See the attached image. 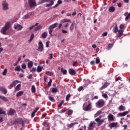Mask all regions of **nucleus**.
<instances>
[{
  "instance_id": "17",
  "label": "nucleus",
  "mask_w": 130,
  "mask_h": 130,
  "mask_svg": "<svg viewBox=\"0 0 130 130\" xmlns=\"http://www.w3.org/2000/svg\"><path fill=\"white\" fill-rule=\"evenodd\" d=\"M0 91L3 92L4 94H7V93H8V90H7V89L5 88L4 87H0Z\"/></svg>"
},
{
  "instance_id": "56",
  "label": "nucleus",
  "mask_w": 130,
  "mask_h": 130,
  "mask_svg": "<svg viewBox=\"0 0 130 130\" xmlns=\"http://www.w3.org/2000/svg\"><path fill=\"white\" fill-rule=\"evenodd\" d=\"M107 31H106L102 34V36H103V37H105V36H107Z\"/></svg>"
},
{
  "instance_id": "60",
  "label": "nucleus",
  "mask_w": 130,
  "mask_h": 130,
  "mask_svg": "<svg viewBox=\"0 0 130 130\" xmlns=\"http://www.w3.org/2000/svg\"><path fill=\"white\" fill-rule=\"evenodd\" d=\"M35 113H35L34 112H32L31 113V118H33V117H34V116H35Z\"/></svg>"
},
{
  "instance_id": "2",
  "label": "nucleus",
  "mask_w": 130,
  "mask_h": 130,
  "mask_svg": "<svg viewBox=\"0 0 130 130\" xmlns=\"http://www.w3.org/2000/svg\"><path fill=\"white\" fill-rule=\"evenodd\" d=\"M2 9L3 11H8L9 10V3L6 1L2 2Z\"/></svg>"
},
{
  "instance_id": "40",
  "label": "nucleus",
  "mask_w": 130,
  "mask_h": 130,
  "mask_svg": "<svg viewBox=\"0 0 130 130\" xmlns=\"http://www.w3.org/2000/svg\"><path fill=\"white\" fill-rule=\"evenodd\" d=\"M21 59H22V57H18V61L14 64V67H16V66H17V65L18 64V62L21 61Z\"/></svg>"
},
{
  "instance_id": "43",
  "label": "nucleus",
  "mask_w": 130,
  "mask_h": 130,
  "mask_svg": "<svg viewBox=\"0 0 130 130\" xmlns=\"http://www.w3.org/2000/svg\"><path fill=\"white\" fill-rule=\"evenodd\" d=\"M42 28V26L41 25H39L37 27H36L35 31H38V30H40Z\"/></svg>"
},
{
  "instance_id": "36",
  "label": "nucleus",
  "mask_w": 130,
  "mask_h": 130,
  "mask_svg": "<svg viewBox=\"0 0 130 130\" xmlns=\"http://www.w3.org/2000/svg\"><path fill=\"white\" fill-rule=\"evenodd\" d=\"M46 75L48 76H53V72L50 71H47L46 72Z\"/></svg>"
},
{
  "instance_id": "21",
  "label": "nucleus",
  "mask_w": 130,
  "mask_h": 130,
  "mask_svg": "<svg viewBox=\"0 0 130 130\" xmlns=\"http://www.w3.org/2000/svg\"><path fill=\"white\" fill-rule=\"evenodd\" d=\"M75 26H76V23L73 22L70 25V30L71 31H73L74 30V28H75Z\"/></svg>"
},
{
  "instance_id": "47",
  "label": "nucleus",
  "mask_w": 130,
  "mask_h": 130,
  "mask_svg": "<svg viewBox=\"0 0 130 130\" xmlns=\"http://www.w3.org/2000/svg\"><path fill=\"white\" fill-rule=\"evenodd\" d=\"M61 31H62V33H63V34H67V33H68V30H67L61 29Z\"/></svg>"
},
{
  "instance_id": "44",
  "label": "nucleus",
  "mask_w": 130,
  "mask_h": 130,
  "mask_svg": "<svg viewBox=\"0 0 130 130\" xmlns=\"http://www.w3.org/2000/svg\"><path fill=\"white\" fill-rule=\"evenodd\" d=\"M28 18H30V15H29L28 14H27L25 15L23 17V19H28Z\"/></svg>"
},
{
  "instance_id": "64",
  "label": "nucleus",
  "mask_w": 130,
  "mask_h": 130,
  "mask_svg": "<svg viewBox=\"0 0 130 130\" xmlns=\"http://www.w3.org/2000/svg\"><path fill=\"white\" fill-rule=\"evenodd\" d=\"M90 64L91 66H93V64H95V61L92 60V61H90Z\"/></svg>"
},
{
  "instance_id": "23",
  "label": "nucleus",
  "mask_w": 130,
  "mask_h": 130,
  "mask_svg": "<svg viewBox=\"0 0 130 130\" xmlns=\"http://www.w3.org/2000/svg\"><path fill=\"white\" fill-rule=\"evenodd\" d=\"M115 11V8L113 6H111L109 8V12L110 13H113Z\"/></svg>"
},
{
  "instance_id": "46",
  "label": "nucleus",
  "mask_w": 130,
  "mask_h": 130,
  "mask_svg": "<svg viewBox=\"0 0 130 130\" xmlns=\"http://www.w3.org/2000/svg\"><path fill=\"white\" fill-rule=\"evenodd\" d=\"M70 98H71V94H69L66 96V101H69V100H70Z\"/></svg>"
},
{
  "instance_id": "10",
  "label": "nucleus",
  "mask_w": 130,
  "mask_h": 130,
  "mask_svg": "<svg viewBox=\"0 0 130 130\" xmlns=\"http://www.w3.org/2000/svg\"><path fill=\"white\" fill-rule=\"evenodd\" d=\"M15 122L18 124H23V123H24V121H23L22 118H19L15 120Z\"/></svg>"
},
{
  "instance_id": "6",
  "label": "nucleus",
  "mask_w": 130,
  "mask_h": 130,
  "mask_svg": "<svg viewBox=\"0 0 130 130\" xmlns=\"http://www.w3.org/2000/svg\"><path fill=\"white\" fill-rule=\"evenodd\" d=\"M91 109H92V103H89L85 108H83V110L84 111H89V110H91Z\"/></svg>"
},
{
  "instance_id": "13",
  "label": "nucleus",
  "mask_w": 130,
  "mask_h": 130,
  "mask_svg": "<svg viewBox=\"0 0 130 130\" xmlns=\"http://www.w3.org/2000/svg\"><path fill=\"white\" fill-rule=\"evenodd\" d=\"M109 85V83L106 82L103 85H102L101 88H100V90H102L103 89H105L107 88V86Z\"/></svg>"
},
{
  "instance_id": "53",
  "label": "nucleus",
  "mask_w": 130,
  "mask_h": 130,
  "mask_svg": "<svg viewBox=\"0 0 130 130\" xmlns=\"http://www.w3.org/2000/svg\"><path fill=\"white\" fill-rule=\"evenodd\" d=\"M92 126H93V123L91 122L89 125V129H92Z\"/></svg>"
},
{
  "instance_id": "62",
  "label": "nucleus",
  "mask_w": 130,
  "mask_h": 130,
  "mask_svg": "<svg viewBox=\"0 0 130 130\" xmlns=\"http://www.w3.org/2000/svg\"><path fill=\"white\" fill-rule=\"evenodd\" d=\"M39 110V107H37L33 112L36 113V112H37V111H38Z\"/></svg>"
},
{
  "instance_id": "37",
  "label": "nucleus",
  "mask_w": 130,
  "mask_h": 130,
  "mask_svg": "<svg viewBox=\"0 0 130 130\" xmlns=\"http://www.w3.org/2000/svg\"><path fill=\"white\" fill-rule=\"evenodd\" d=\"M20 87H21V84H18L15 87V91H19Z\"/></svg>"
},
{
  "instance_id": "22",
  "label": "nucleus",
  "mask_w": 130,
  "mask_h": 130,
  "mask_svg": "<svg viewBox=\"0 0 130 130\" xmlns=\"http://www.w3.org/2000/svg\"><path fill=\"white\" fill-rule=\"evenodd\" d=\"M69 74L74 76V75H76V71L74 69H69Z\"/></svg>"
},
{
  "instance_id": "35",
  "label": "nucleus",
  "mask_w": 130,
  "mask_h": 130,
  "mask_svg": "<svg viewBox=\"0 0 130 130\" xmlns=\"http://www.w3.org/2000/svg\"><path fill=\"white\" fill-rule=\"evenodd\" d=\"M15 71H16V72H20L21 71V67L20 66H17L15 68Z\"/></svg>"
},
{
  "instance_id": "16",
  "label": "nucleus",
  "mask_w": 130,
  "mask_h": 130,
  "mask_svg": "<svg viewBox=\"0 0 130 130\" xmlns=\"http://www.w3.org/2000/svg\"><path fill=\"white\" fill-rule=\"evenodd\" d=\"M108 118L109 121H113V120H114V116H113L112 114H109L108 116Z\"/></svg>"
},
{
  "instance_id": "18",
  "label": "nucleus",
  "mask_w": 130,
  "mask_h": 130,
  "mask_svg": "<svg viewBox=\"0 0 130 130\" xmlns=\"http://www.w3.org/2000/svg\"><path fill=\"white\" fill-rule=\"evenodd\" d=\"M109 125L110 128H112V127H115L116 126H117V123H111Z\"/></svg>"
},
{
  "instance_id": "54",
  "label": "nucleus",
  "mask_w": 130,
  "mask_h": 130,
  "mask_svg": "<svg viewBox=\"0 0 130 130\" xmlns=\"http://www.w3.org/2000/svg\"><path fill=\"white\" fill-rule=\"evenodd\" d=\"M72 114H73V110H70L68 112V115H72Z\"/></svg>"
},
{
  "instance_id": "14",
  "label": "nucleus",
  "mask_w": 130,
  "mask_h": 130,
  "mask_svg": "<svg viewBox=\"0 0 130 130\" xmlns=\"http://www.w3.org/2000/svg\"><path fill=\"white\" fill-rule=\"evenodd\" d=\"M15 110L13 109H10L8 112V115H14L15 114Z\"/></svg>"
},
{
  "instance_id": "52",
  "label": "nucleus",
  "mask_w": 130,
  "mask_h": 130,
  "mask_svg": "<svg viewBox=\"0 0 130 130\" xmlns=\"http://www.w3.org/2000/svg\"><path fill=\"white\" fill-rule=\"evenodd\" d=\"M49 56L48 57L49 59H52V58L53 57L52 54H49Z\"/></svg>"
},
{
  "instance_id": "61",
  "label": "nucleus",
  "mask_w": 130,
  "mask_h": 130,
  "mask_svg": "<svg viewBox=\"0 0 130 130\" xmlns=\"http://www.w3.org/2000/svg\"><path fill=\"white\" fill-rule=\"evenodd\" d=\"M46 47H49V41H47L46 43Z\"/></svg>"
},
{
  "instance_id": "33",
  "label": "nucleus",
  "mask_w": 130,
  "mask_h": 130,
  "mask_svg": "<svg viewBox=\"0 0 130 130\" xmlns=\"http://www.w3.org/2000/svg\"><path fill=\"white\" fill-rule=\"evenodd\" d=\"M43 69V67L38 66L37 68V72H38V73H41Z\"/></svg>"
},
{
  "instance_id": "25",
  "label": "nucleus",
  "mask_w": 130,
  "mask_h": 130,
  "mask_svg": "<svg viewBox=\"0 0 130 130\" xmlns=\"http://www.w3.org/2000/svg\"><path fill=\"white\" fill-rule=\"evenodd\" d=\"M23 94H24V91H20L16 93V97H20V96H22V95H23Z\"/></svg>"
},
{
  "instance_id": "51",
  "label": "nucleus",
  "mask_w": 130,
  "mask_h": 130,
  "mask_svg": "<svg viewBox=\"0 0 130 130\" xmlns=\"http://www.w3.org/2000/svg\"><path fill=\"white\" fill-rule=\"evenodd\" d=\"M102 96L104 98H105L106 99V98H108V95H107V94L106 93H103L102 94Z\"/></svg>"
},
{
  "instance_id": "7",
  "label": "nucleus",
  "mask_w": 130,
  "mask_h": 130,
  "mask_svg": "<svg viewBox=\"0 0 130 130\" xmlns=\"http://www.w3.org/2000/svg\"><path fill=\"white\" fill-rule=\"evenodd\" d=\"M104 120H105V118L104 119H95V121L97 122L98 125H101L103 122H104Z\"/></svg>"
},
{
  "instance_id": "45",
  "label": "nucleus",
  "mask_w": 130,
  "mask_h": 130,
  "mask_svg": "<svg viewBox=\"0 0 130 130\" xmlns=\"http://www.w3.org/2000/svg\"><path fill=\"white\" fill-rule=\"evenodd\" d=\"M57 88H53L52 89V93H56L57 92Z\"/></svg>"
},
{
  "instance_id": "15",
  "label": "nucleus",
  "mask_w": 130,
  "mask_h": 130,
  "mask_svg": "<svg viewBox=\"0 0 130 130\" xmlns=\"http://www.w3.org/2000/svg\"><path fill=\"white\" fill-rule=\"evenodd\" d=\"M56 27H57V23H55L52 25H50L48 27V29H51L53 30V29H54V28H56Z\"/></svg>"
},
{
  "instance_id": "32",
  "label": "nucleus",
  "mask_w": 130,
  "mask_h": 130,
  "mask_svg": "<svg viewBox=\"0 0 130 130\" xmlns=\"http://www.w3.org/2000/svg\"><path fill=\"white\" fill-rule=\"evenodd\" d=\"M102 113V112L101 111H98L95 114H94V117H97L98 116H99Z\"/></svg>"
},
{
  "instance_id": "5",
  "label": "nucleus",
  "mask_w": 130,
  "mask_h": 130,
  "mask_svg": "<svg viewBox=\"0 0 130 130\" xmlns=\"http://www.w3.org/2000/svg\"><path fill=\"white\" fill-rule=\"evenodd\" d=\"M14 29L15 30H17V31H21V30L23 29V26H22L21 24L15 23L14 24Z\"/></svg>"
},
{
  "instance_id": "9",
  "label": "nucleus",
  "mask_w": 130,
  "mask_h": 130,
  "mask_svg": "<svg viewBox=\"0 0 130 130\" xmlns=\"http://www.w3.org/2000/svg\"><path fill=\"white\" fill-rule=\"evenodd\" d=\"M19 83V81L18 80H15L11 83V84L9 85V89H11V88H13V87H15L16 85H17Z\"/></svg>"
},
{
  "instance_id": "30",
  "label": "nucleus",
  "mask_w": 130,
  "mask_h": 130,
  "mask_svg": "<svg viewBox=\"0 0 130 130\" xmlns=\"http://www.w3.org/2000/svg\"><path fill=\"white\" fill-rule=\"evenodd\" d=\"M41 37L42 38H46V37H47V32H43L41 35Z\"/></svg>"
},
{
  "instance_id": "26",
  "label": "nucleus",
  "mask_w": 130,
  "mask_h": 130,
  "mask_svg": "<svg viewBox=\"0 0 130 130\" xmlns=\"http://www.w3.org/2000/svg\"><path fill=\"white\" fill-rule=\"evenodd\" d=\"M0 99H2L3 100V101H5V102H8L9 100L6 98L5 96H4L3 95H0Z\"/></svg>"
},
{
  "instance_id": "57",
  "label": "nucleus",
  "mask_w": 130,
  "mask_h": 130,
  "mask_svg": "<svg viewBox=\"0 0 130 130\" xmlns=\"http://www.w3.org/2000/svg\"><path fill=\"white\" fill-rule=\"evenodd\" d=\"M52 31H53V29H50L49 31V34L50 35V36H53V35H52Z\"/></svg>"
},
{
  "instance_id": "27",
  "label": "nucleus",
  "mask_w": 130,
  "mask_h": 130,
  "mask_svg": "<svg viewBox=\"0 0 130 130\" xmlns=\"http://www.w3.org/2000/svg\"><path fill=\"white\" fill-rule=\"evenodd\" d=\"M67 22H70V23H72V21H71V20L68 19H64L63 20H61V21H60V22L62 24H63V23H66Z\"/></svg>"
},
{
  "instance_id": "39",
  "label": "nucleus",
  "mask_w": 130,
  "mask_h": 130,
  "mask_svg": "<svg viewBox=\"0 0 130 130\" xmlns=\"http://www.w3.org/2000/svg\"><path fill=\"white\" fill-rule=\"evenodd\" d=\"M51 83H52V80L50 79L49 82L47 83V87H49L50 86H51Z\"/></svg>"
},
{
  "instance_id": "11",
  "label": "nucleus",
  "mask_w": 130,
  "mask_h": 130,
  "mask_svg": "<svg viewBox=\"0 0 130 130\" xmlns=\"http://www.w3.org/2000/svg\"><path fill=\"white\" fill-rule=\"evenodd\" d=\"M76 124H79L78 122L71 123V124H67V127H69L70 128H72L73 126L76 125Z\"/></svg>"
},
{
  "instance_id": "8",
  "label": "nucleus",
  "mask_w": 130,
  "mask_h": 130,
  "mask_svg": "<svg viewBox=\"0 0 130 130\" xmlns=\"http://www.w3.org/2000/svg\"><path fill=\"white\" fill-rule=\"evenodd\" d=\"M38 50V51H40V52H42V51H43V44L41 41L39 43V47Z\"/></svg>"
},
{
  "instance_id": "4",
  "label": "nucleus",
  "mask_w": 130,
  "mask_h": 130,
  "mask_svg": "<svg viewBox=\"0 0 130 130\" xmlns=\"http://www.w3.org/2000/svg\"><path fill=\"white\" fill-rule=\"evenodd\" d=\"M28 3L31 9L37 6V4L36 3V0H28Z\"/></svg>"
},
{
  "instance_id": "58",
  "label": "nucleus",
  "mask_w": 130,
  "mask_h": 130,
  "mask_svg": "<svg viewBox=\"0 0 130 130\" xmlns=\"http://www.w3.org/2000/svg\"><path fill=\"white\" fill-rule=\"evenodd\" d=\"M21 68L22 69H23V70H25V69H26V64H22L21 65Z\"/></svg>"
},
{
  "instance_id": "50",
  "label": "nucleus",
  "mask_w": 130,
  "mask_h": 130,
  "mask_svg": "<svg viewBox=\"0 0 130 130\" xmlns=\"http://www.w3.org/2000/svg\"><path fill=\"white\" fill-rule=\"evenodd\" d=\"M95 62L96 63H99V62H100V59H99V57L96 58Z\"/></svg>"
},
{
  "instance_id": "42",
  "label": "nucleus",
  "mask_w": 130,
  "mask_h": 130,
  "mask_svg": "<svg viewBox=\"0 0 130 130\" xmlns=\"http://www.w3.org/2000/svg\"><path fill=\"white\" fill-rule=\"evenodd\" d=\"M0 114H4L6 115V112L3 110V109L0 108Z\"/></svg>"
},
{
  "instance_id": "31",
  "label": "nucleus",
  "mask_w": 130,
  "mask_h": 130,
  "mask_svg": "<svg viewBox=\"0 0 130 130\" xmlns=\"http://www.w3.org/2000/svg\"><path fill=\"white\" fill-rule=\"evenodd\" d=\"M32 93H35L36 92V88L35 87V85H32L31 88Z\"/></svg>"
},
{
  "instance_id": "34",
  "label": "nucleus",
  "mask_w": 130,
  "mask_h": 130,
  "mask_svg": "<svg viewBox=\"0 0 130 130\" xmlns=\"http://www.w3.org/2000/svg\"><path fill=\"white\" fill-rule=\"evenodd\" d=\"M34 39V34H32L30 37V39L28 41V43H30L32 40Z\"/></svg>"
},
{
  "instance_id": "28",
  "label": "nucleus",
  "mask_w": 130,
  "mask_h": 130,
  "mask_svg": "<svg viewBox=\"0 0 130 130\" xmlns=\"http://www.w3.org/2000/svg\"><path fill=\"white\" fill-rule=\"evenodd\" d=\"M27 67L28 69H31L32 67H33V62L32 61H30L29 62L27 63Z\"/></svg>"
},
{
  "instance_id": "1",
  "label": "nucleus",
  "mask_w": 130,
  "mask_h": 130,
  "mask_svg": "<svg viewBox=\"0 0 130 130\" xmlns=\"http://www.w3.org/2000/svg\"><path fill=\"white\" fill-rule=\"evenodd\" d=\"M10 22H7L5 25L2 27L1 30V32L3 35H7V31L10 29Z\"/></svg>"
},
{
  "instance_id": "49",
  "label": "nucleus",
  "mask_w": 130,
  "mask_h": 130,
  "mask_svg": "<svg viewBox=\"0 0 130 130\" xmlns=\"http://www.w3.org/2000/svg\"><path fill=\"white\" fill-rule=\"evenodd\" d=\"M113 46V44H109L108 46V49H111V48H112Z\"/></svg>"
},
{
  "instance_id": "48",
  "label": "nucleus",
  "mask_w": 130,
  "mask_h": 130,
  "mask_svg": "<svg viewBox=\"0 0 130 130\" xmlns=\"http://www.w3.org/2000/svg\"><path fill=\"white\" fill-rule=\"evenodd\" d=\"M7 72H8V70L7 69H5L4 72L2 73V75H3V76H6V75H7Z\"/></svg>"
},
{
  "instance_id": "41",
  "label": "nucleus",
  "mask_w": 130,
  "mask_h": 130,
  "mask_svg": "<svg viewBox=\"0 0 130 130\" xmlns=\"http://www.w3.org/2000/svg\"><path fill=\"white\" fill-rule=\"evenodd\" d=\"M49 100L52 102H55V100L52 96H49Z\"/></svg>"
},
{
  "instance_id": "12",
  "label": "nucleus",
  "mask_w": 130,
  "mask_h": 130,
  "mask_svg": "<svg viewBox=\"0 0 130 130\" xmlns=\"http://www.w3.org/2000/svg\"><path fill=\"white\" fill-rule=\"evenodd\" d=\"M129 113L128 111H125L124 112L122 113H119L117 114V116H125V115H127V114Z\"/></svg>"
},
{
  "instance_id": "3",
  "label": "nucleus",
  "mask_w": 130,
  "mask_h": 130,
  "mask_svg": "<svg viewBox=\"0 0 130 130\" xmlns=\"http://www.w3.org/2000/svg\"><path fill=\"white\" fill-rule=\"evenodd\" d=\"M95 106L98 108H101V107H103L104 106V101L103 100H99L95 103Z\"/></svg>"
},
{
  "instance_id": "38",
  "label": "nucleus",
  "mask_w": 130,
  "mask_h": 130,
  "mask_svg": "<svg viewBox=\"0 0 130 130\" xmlns=\"http://www.w3.org/2000/svg\"><path fill=\"white\" fill-rule=\"evenodd\" d=\"M61 72L62 73L63 75H66L67 73V70H64L63 68L61 69Z\"/></svg>"
},
{
  "instance_id": "29",
  "label": "nucleus",
  "mask_w": 130,
  "mask_h": 130,
  "mask_svg": "<svg viewBox=\"0 0 130 130\" xmlns=\"http://www.w3.org/2000/svg\"><path fill=\"white\" fill-rule=\"evenodd\" d=\"M118 110H120V111H124V110H125V107L122 105L120 106Z\"/></svg>"
},
{
  "instance_id": "55",
  "label": "nucleus",
  "mask_w": 130,
  "mask_h": 130,
  "mask_svg": "<svg viewBox=\"0 0 130 130\" xmlns=\"http://www.w3.org/2000/svg\"><path fill=\"white\" fill-rule=\"evenodd\" d=\"M119 28H120V29L122 30V29H123V28H124V25L123 24H121L119 26Z\"/></svg>"
},
{
  "instance_id": "19",
  "label": "nucleus",
  "mask_w": 130,
  "mask_h": 130,
  "mask_svg": "<svg viewBox=\"0 0 130 130\" xmlns=\"http://www.w3.org/2000/svg\"><path fill=\"white\" fill-rule=\"evenodd\" d=\"M49 3H50L45 4L46 8H48V7H50V6H52V5H53V4H54L53 0H51V1H50Z\"/></svg>"
},
{
  "instance_id": "24",
  "label": "nucleus",
  "mask_w": 130,
  "mask_h": 130,
  "mask_svg": "<svg viewBox=\"0 0 130 130\" xmlns=\"http://www.w3.org/2000/svg\"><path fill=\"white\" fill-rule=\"evenodd\" d=\"M113 33H117L118 32V28H117V25H116L113 28Z\"/></svg>"
},
{
  "instance_id": "20",
  "label": "nucleus",
  "mask_w": 130,
  "mask_h": 130,
  "mask_svg": "<svg viewBox=\"0 0 130 130\" xmlns=\"http://www.w3.org/2000/svg\"><path fill=\"white\" fill-rule=\"evenodd\" d=\"M122 34H123V30L120 29H119L118 37H121V36H122Z\"/></svg>"
},
{
  "instance_id": "59",
  "label": "nucleus",
  "mask_w": 130,
  "mask_h": 130,
  "mask_svg": "<svg viewBox=\"0 0 130 130\" xmlns=\"http://www.w3.org/2000/svg\"><path fill=\"white\" fill-rule=\"evenodd\" d=\"M119 80H121V77H118L115 79V82H117V81H119Z\"/></svg>"
},
{
  "instance_id": "63",
  "label": "nucleus",
  "mask_w": 130,
  "mask_h": 130,
  "mask_svg": "<svg viewBox=\"0 0 130 130\" xmlns=\"http://www.w3.org/2000/svg\"><path fill=\"white\" fill-rule=\"evenodd\" d=\"M78 91H82L83 90V86H80L78 88Z\"/></svg>"
}]
</instances>
